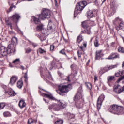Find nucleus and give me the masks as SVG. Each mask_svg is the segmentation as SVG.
Here are the masks:
<instances>
[{
    "label": "nucleus",
    "mask_w": 124,
    "mask_h": 124,
    "mask_svg": "<svg viewBox=\"0 0 124 124\" xmlns=\"http://www.w3.org/2000/svg\"><path fill=\"white\" fill-rule=\"evenodd\" d=\"M74 100L76 103L77 108H80L82 107L84 99H83V86L82 85L78 89V92L74 97Z\"/></svg>",
    "instance_id": "1"
},
{
    "label": "nucleus",
    "mask_w": 124,
    "mask_h": 124,
    "mask_svg": "<svg viewBox=\"0 0 124 124\" xmlns=\"http://www.w3.org/2000/svg\"><path fill=\"white\" fill-rule=\"evenodd\" d=\"M15 52H16V49H15L13 44H9L7 48L4 46L0 47V55L1 56H6L7 54H14Z\"/></svg>",
    "instance_id": "2"
},
{
    "label": "nucleus",
    "mask_w": 124,
    "mask_h": 124,
    "mask_svg": "<svg viewBox=\"0 0 124 124\" xmlns=\"http://www.w3.org/2000/svg\"><path fill=\"white\" fill-rule=\"evenodd\" d=\"M58 88L59 90L57 91V92L60 95L63 96L64 95V93H67L72 89V85L71 84H68L67 85H62L61 84L59 85Z\"/></svg>",
    "instance_id": "3"
},
{
    "label": "nucleus",
    "mask_w": 124,
    "mask_h": 124,
    "mask_svg": "<svg viewBox=\"0 0 124 124\" xmlns=\"http://www.w3.org/2000/svg\"><path fill=\"white\" fill-rule=\"evenodd\" d=\"M87 5V2L86 1H83L78 3L75 9L74 13V17L75 18L79 13H81V11L84 9L85 6Z\"/></svg>",
    "instance_id": "4"
},
{
    "label": "nucleus",
    "mask_w": 124,
    "mask_h": 124,
    "mask_svg": "<svg viewBox=\"0 0 124 124\" xmlns=\"http://www.w3.org/2000/svg\"><path fill=\"white\" fill-rule=\"evenodd\" d=\"M51 17V11L47 9H44L42 10L41 14L38 15V19H41L44 20V19H49Z\"/></svg>",
    "instance_id": "5"
},
{
    "label": "nucleus",
    "mask_w": 124,
    "mask_h": 124,
    "mask_svg": "<svg viewBox=\"0 0 124 124\" xmlns=\"http://www.w3.org/2000/svg\"><path fill=\"white\" fill-rule=\"evenodd\" d=\"M32 19L35 24L39 25L36 27V31H42H42H44V28H43V24H41V22H40V20H39V19L34 16L32 17Z\"/></svg>",
    "instance_id": "6"
},
{
    "label": "nucleus",
    "mask_w": 124,
    "mask_h": 124,
    "mask_svg": "<svg viewBox=\"0 0 124 124\" xmlns=\"http://www.w3.org/2000/svg\"><path fill=\"white\" fill-rule=\"evenodd\" d=\"M90 23H91V20H87L84 21L82 23V26L84 29H85V31H86L87 34H90L91 33V27H90Z\"/></svg>",
    "instance_id": "7"
},
{
    "label": "nucleus",
    "mask_w": 124,
    "mask_h": 124,
    "mask_svg": "<svg viewBox=\"0 0 124 124\" xmlns=\"http://www.w3.org/2000/svg\"><path fill=\"white\" fill-rule=\"evenodd\" d=\"M108 111L110 113L114 115H123V114H124V109H108Z\"/></svg>",
    "instance_id": "8"
},
{
    "label": "nucleus",
    "mask_w": 124,
    "mask_h": 124,
    "mask_svg": "<svg viewBox=\"0 0 124 124\" xmlns=\"http://www.w3.org/2000/svg\"><path fill=\"white\" fill-rule=\"evenodd\" d=\"M105 98V95L104 94H102L98 98L97 101V109H100L101 108V105L102 104V102H103V100Z\"/></svg>",
    "instance_id": "9"
},
{
    "label": "nucleus",
    "mask_w": 124,
    "mask_h": 124,
    "mask_svg": "<svg viewBox=\"0 0 124 124\" xmlns=\"http://www.w3.org/2000/svg\"><path fill=\"white\" fill-rule=\"evenodd\" d=\"M80 50H78V58H81L82 57V54H83V52H85V49L87 48V43L84 42L83 45L80 46H79Z\"/></svg>",
    "instance_id": "10"
},
{
    "label": "nucleus",
    "mask_w": 124,
    "mask_h": 124,
    "mask_svg": "<svg viewBox=\"0 0 124 124\" xmlns=\"http://www.w3.org/2000/svg\"><path fill=\"white\" fill-rule=\"evenodd\" d=\"M114 91L116 93L120 94L122 92H124V87H121V86L117 85L115 86Z\"/></svg>",
    "instance_id": "11"
},
{
    "label": "nucleus",
    "mask_w": 124,
    "mask_h": 124,
    "mask_svg": "<svg viewBox=\"0 0 124 124\" xmlns=\"http://www.w3.org/2000/svg\"><path fill=\"white\" fill-rule=\"evenodd\" d=\"M20 15L19 14L15 13L14 15H13L12 16V20L13 21V22H15V23H18L19 22V19H20Z\"/></svg>",
    "instance_id": "12"
},
{
    "label": "nucleus",
    "mask_w": 124,
    "mask_h": 124,
    "mask_svg": "<svg viewBox=\"0 0 124 124\" xmlns=\"http://www.w3.org/2000/svg\"><path fill=\"white\" fill-rule=\"evenodd\" d=\"M17 80H18V77L13 76L10 78V80L9 82L10 85H11V86H13V85H14V83L17 82Z\"/></svg>",
    "instance_id": "13"
},
{
    "label": "nucleus",
    "mask_w": 124,
    "mask_h": 124,
    "mask_svg": "<svg viewBox=\"0 0 124 124\" xmlns=\"http://www.w3.org/2000/svg\"><path fill=\"white\" fill-rule=\"evenodd\" d=\"M119 55L118 53H112L111 54L110 56H109L108 58H106L107 60H114V59H117L119 58Z\"/></svg>",
    "instance_id": "14"
},
{
    "label": "nucleus",
    "mask_w": 124,
    "mask_h": 124,
    "mask_svg": "<svg viewBox=\"0 0 124 124\" xmlns=\"http://www.w3.org/2000/svg\"><path fill=\"white\" fill-rule=\"evenodd\" d=\"M102 51L101 50H97L96 51L95 59L96 60H99L100 58L103 57V54L101 53Z\"/></svg>",
    "instance_id": "15"
},
{
    "label": "nucleus",
    "mask_w": 124,
    "mask_h": 124,
    "mask_svg": "<svg viewBox=\"0 0 124 124\" xmlns=\"http://www.w3.org/2000/svg\"><path fill=\"white\" fill-rule=\"evenodd\" d=\"M18 105L20 108H24L26 106V102L23 100H20L19 102Z\"/></svg>",
    "instance_id": "16"
},
{
    "label": "nucleus",
    "mask_w": 124,
    "mask_h": 124,
    "mask_svg": "<svg viewBox=\"0 0 124 124\" xmlns=\"http://www.w3.org/2000/svg\"><path fill=\"white\" fill-rule=\"evenodd\" d=\"M124 27V23L123 21H121L119 24V26H117L116 29L117 31H120V30H123Z\"/></svg>",
    "instance_id": "17"
},
{
    "label": "nucleus",
    "mask_w": 124,
    "mask_h": 124,
    "mask_svg": "<svg viewBox=\"0 0 124 124\" xmlns=\"http://www.w3.org/2000/svg\"><path fill=\"white\" fill-rule=\"evenodd\" d=\"M45 96L49 98V99H51V100H56V98L53 96V95L51 93L50 94H45Z\"/></svg>",
    "instance_id": "18"
},
{
    "label": "nucleus",
    "mask_w": 124,
    "mask_h": 124,
    "mask_svg": "<svg viewBox=\"0 0 124 124\" xmlns=\"http://www.w3.org/2000/svg\"><path fill=\"white\" fill-rule=\"evenodd\" d=\"M83 41V36L82 34H80L77 39V43L80 44Z\"/></svg>",
    "instance_id": "19"
},
{
    "label": "nucleus",
    "mask_w": 124,
    "mask_h": 124,
    "mask_svg": "<svg viewBox=\"0 0 124 124\" xmlns=\"http://www.w3.org/2000/svg\"><path fill=\"white\" fill-rule=\"evenodd\" d=\"M8 93L10 96H15L16 95V93L12 90V89L9 90Z\"/></svg>",
    "instance_id": "20"
},
{
    "label": "nucleus",
    "mask_w": 124,
    "mask_h": 124,
    "mask_svg": "<svg viewBox=\"0 0 124 124\" xmlns=\"http://www.w3.org/2000/svg\"><path fill=\"white\" fill-rule=\"evenodd\" d=\"M8 105L4 103H0V109L8 108Z\"/></svg>",
    "instance_id": "21"
},
{
    "label": "nucleus",
    "mask_w": 124,
    "mask_h": 124,
    "mask_svg": "<svg viewBox=\"0 0 124 124\" xmlns=\"http://www.w3.org/2000/svg\"><path fill=\"white\" fill-rule=\"evenodd\" d=\"M111 108L112 109H121L123 108L122 106H118L116 104H113L111 106Z\"/></svg>",
    "instance_id": "22"
},
{
    "label": "nucleus",
    "mask_w": 124,
    "mask_h": 124,
    "mask_svg": "<svg viewBox=\"0 0 124 124\" xmlns=\"http://www.w3.org/2000/svg\"><path fill=\"white\" fill-rule=\"evenodd\" d=\"M120 22H122V19L117 17L113 21L114 25H117V24H119Z\"/></svg>",
    "instance_id": "23"
},
{
    "label": "nucleus",
    "mask_w": 124,
    "mask_h": 124,
    "mask_svg": "<svg viewBox=\"0 0 124 124\" xmlns=\"http://www.w3.org/2000/svg\"><path fill=\"white\" fill-rule=\"evenodd\" d=\"M85 86L88 90H91L93 89V86L92 85V83L89 82H85Z\"/></svg>",
    "instance_id": "24"
},
{
    "label": "nucleus",
    "mask_w": 124,
    "mask_h": 124,
    "mask_svg": "<svg viewBox=\"0 0 124 124\" xmlns=\"http://www.w3.org/2000/svg\"><path fill=\"white\" fill-rule=\"evenodd\" d=\"M87 17L89 18L93 17V11H89L87 12Z\"/></svg>",
    "instance_id": "25"
},
{
    "label": "nucleus",
    "mask_w": 124,
    "mask_h": 124,
    "mask_svg": "<svg viewBox=\"0 0 124 124\" xmlns=\"http://www.w3.org/2000/svg\"><path fill=\"white\" fill-rule=\"evenodd\" d=\"M108 70H111V69H114V68H117L118 67V64H116L115 65H111L109 66H108Z\"/></svg>",
    "instance_id": "26"
},
{
    "label": "nucleus",
    "mask_w": 124,
    "mask_h": 124,
    "mask_svg": "<svg viewBox=\"0 0 124 124\" xmlns=\"http://www.w3.org/2000/svg\"><path fill=\"white\" fill-rule=\"evenodd\" d=\"M99 41L98 40V37H96L94 42V46L95 47H98L99 46Z\"/></svg>",
    "instance_id": "27"
},
{
    "label": "nucleus",
    "mask_w": 124,
    "mask_h": 124,
    "mask_svg": "<svg viewBox=\"0 0 124 124\" xmlns=\"http://www.w3.org/2000/svg\"><path fill=\"white\" fill-rule=\"evenodd\" d=\"M23 81H18L17 83V87L18 89H22V87H23Z\"/></svg>",
    "instance_id": "28"
},
{
    "label": "nucleus",
    "mask_w": 124,
    "mask_h": 124,
    "mask_svg": "<svg viewBox=\"0 0 124 124\" xmlns=\"http://www.w3.org/2000/svg\"><path fill=\"white\" fill-rule=\"evenodd\" d=\"M114 78H115V77H114V76H111L108 77V84H109V82H111L112 81H113V80H114Z\"/></svg>",
    "instance_id": "29"
},
{
    "label": "nucleus",
    "mask_w": 124,
    "mask_h": 124,
    "mask_svg": "<svg viewBox=\"0 0 124 124\" xmlns=\"http://www.w3.org/2000/svg\"><path fill=\"white\" fill-rule=\"evenodd\" d=\"M20 62V59L17 58L16 60H15L14 61H13V63H14V64H19V63Z\"/></svg>",
    "instance_id": "30"
},
{
    "label": "nucleus",
    "mask_w": 124,
    "mask_h": 124,
    "mask_svg": "<svg viewBox=\"0 0 124 124\" xmlns=\"http://www.w3.org/2000/svg\"><path fill=\"white\" fill-rule=\"evenodd\" d=\"M118 51L119 53H122V54L124 53V47L122 46H119L118 48Z\"/></svg>",
    "instance_id": "31"
},
{
    "label": "nucleus",
    "mask_w": 124,
    "mask_h": 124,
    "mask_svg": "<svg viewBox=\"0 0 124 124\" xmlns=\"http://www.w3.org/2000/svg\"><path fill=\"white\" fill-rule=\"evenodd\" d=\"M51 24H52V22L51 20H49L48 25L47 26V29L48 30H52L53 29V26L51 25Z\"/></svg>",
    "instance_id": "32"
},
{
    "label": "nucleus",
    "mask_w": 124,
    "mask_h": 124,
    "mask_svg": "<svg viewBox=\"0 0 124 124\" xmlns=\"http://www.w3.org/2000/svg\"><path fill=\"white\" fill-rule=\"evenodd\" d=\"M59 102H60L61 103V109H63V108H65L67 106V105H66V103H62V102H61L60 100H59Z\"/></svg>",
    "instance_id": "33"
},
{
    "label": "nucleus",
    "mask_w": 124,
    "mask_h": 124,
    "mask_svg": "<svg viewBox=\"0 0 124 124\" xmlns=\"http://www.w3.org/2000/svg\"><path fill=\"white\" fill-rule=\"evenodd\" d=\"M46 77L49 79L50 80H53V78H52V75H51V73L48 72L47 74L46 75Z\"/></svg>",
    "instance_id": "34"
},
{
    "label": "nucleus",
    "mask_w": 124,
    "mask_h": 124,
    "mask_svg": "<svg viewBox=\"0 0 124 124\" xmlns=\"http://www.w3.org/2000/svg\"><path fill=\"white\" fill-rule=\"evenodd\" d=\"M68 117L69 119H74L75 118V115L71 114L70 113H68Z\"/></svg>",
    "instance_id": "35"
},
{
    "label": "nucleus",
    "mask_w": 124,
    "mask_h": 124,
    "mask_svg": "<svg viewBox=\"0 0 124 124\" xmlns=\"http://www.w3.org/2000/svg\"><path fill=\"white\" fill-rule=\"evenodd\" d=\"M54 124H63V120H59L55 122Z\"/></svg>",
    "instance_id": "36"
},
{
    "label": "nucleus",
    "mask_w": 124,
    "mask_h": 124,
    "mask_svg": "<svg viewBox=\"0 0 124 124\" xmlns=\"http://www.w3.org/2000/svg\"><path fill=\"white\" fill-rule=\"evenodd\" d=\"M57 106V104H52L49 107V109H54L56 108V107Z\"/></svg>",
    "instance_id": "37"
},
{
    "label": "nucleus",
    "mask_w": 124,
    "mask_h": 124,
    "mask_svg": "<svg viewBox=\"0 0 124 124\" xmlns=\"http://www.w3.org/2000/svg\"><path fill=\"white\" fill-rule=\"evenodd\" d=\"M38 51L40 54H43V53H46V50L42 49V48H39Z\"/></svg>",
    "instance_id": "38"
},
{
    "label": "nucleus",
    "mask_w": 124,
    "mask_h": 124,
    "mask_svg": "<svg viewBox=\"0 0 124 124\" xmlns=\"http://www.w3.org/2000/svg\"><path fill=\"white\" fill-rule=\"evenodd\" d=\"M3 115L4 117H10L11 114L9 112H5L3 113Z\"/></svg>",
    "instance_id": "39"
},
{
    "label": "nucleus",
    "mask_w": 124,
    "mask_h": 124,
    "mask_svg": "<svg viewBox=\"0 0 124 124\" xmlns=\"http://www.w3.org/2000/svg\"><path fill=\"white\" fill-rule=\"evenodd\" d=\"M110 11L112 12L110 15H114V14H115V13H116V10H115L114 8H111L110 9Z\"/></svg>",
    "instance_id": "40"
},
{
    "label": "nucleus",
    "mask_w": 124,
    "mask_h": 124,
    "mask_svg": "<svg viewBox=\"0 0 124 124\" xmlns=\"http://www.w3.org/2000/svg\"><path fill=\"white\" fill-rule=\"evenodd\" d=\"M57 62H53L52 65H53V66H56L57 67V68H60V67H59V66L57 64Z\"/></svg>",
    "instance_id": "41"
},
{
    "label": "nucleus",
    "mask_w": 124,
    "mask_h": 124,
    "mask_svg": "<svg viewBox=\"0 0 124 124\" xmlns=\"http://www.w3.org/2000/svg\"><path fill=\"white\" fill-rule=\"evenodd\" d=\"M121 71H119L116 73H115V76L116 77H119L120 76H122V73H121Z\"/></svg>",
    "instance_id": "42"
},
{
    "label": "nucleus",
    "mask_w": 124,
    "mask_h": 124,
    "mask_svg": "<svg viewBox=\"0 0 124 124\" xmlns=\"http://www.w3.org/2000/svg\"><path fill=\"white\" fill-rule=\"evenodd\" d=\"M59 53L60 54H62V55H66L65 53V51H64V49H62L59 51Z\"/></svg>",
    "instance_id": "43"
},
{
    "label": "nucleus",
    "mask_w": 124,
    "mask_h": 124,
    "mask_svg": "<svg viewBox=\"0 0 124 124\" xmlns=\"http://www.w3.org/2000/svg\"><path fill=\"white\" fill-rule=\"evenodd\" d=\"M33 123V120H32V119L30 118L28 119V123L29 124H32Z\"/></svg>",
    "instance_id": "44"
},
{
    "label": "nucleus",
    "mask_w": 124,
    "mask_h": 124,
    "mask_svg": "<svg viewBox=\"0 0 124 124\" xmlns=\"http://www.w3.org/2000/svg\"><path fill=\"white\" fill-rule=\"evenodd\" d=\"M95 26V23H94V21H91L89 23V26Z\"/></svg>",
    "instance_id": "45"
},
{
    "label": "nucleus",
    "mask_w": 124,
    "mask_h": 124,
    "mask_svg": "<svg viewBox=\"0 0 124 124\" xmlns=\"http://www.w3.org/2000/svg\"><path fill=\"white\" fill-rule=\"evenodd\" d=\"M103 69L104 71H105V72L109 71V70H108V66L107 67H104Z\"/></svg>",
    "instance_id": "46"
},
{
    "label": "nucleus",
    "mask_w": 124,
    "mask_h": 124,
    "mask_svg": "<svg viewBox=\"0 0 124 124\" xmlns=\"http://www.w3.org/2000/svg\"><path fill=\"white\" fill-rule=\"evenodd\" d=\"M31 48H28L26 50V53H27V54H29V53H31Z\"/></svg>",
    "instance_id": "47"
},
{
    "label": "nucleus",
    "mask_w": 124,
    "mask_h": 124,
    "mask_svg": "<svg viewBox=\"0 0 124 124\" xmlns=\"http://www.w3.org/2000/svg\"><path fill=\"white\" fill-rule=\"evenodd\" d=\"M50 50L53 51V50H54V49H55V46L51 45H50Z\"/></svg>",
    "instance_id": "48"
},
{
    "label": "nucleus",
    "mask_w": 124,
    "mask_h": 124,
    "mask_svg": "<svg viewBox=\"0 0 124 124\" xmlns=\"http://www.w3.org/2000/svg\"><path fill=\"white\" fill-rule=\"evenodd\" d=\"M13 7H15V6H13V5H11L9 8V11H8V10L7 12H10V11L12 10V8H13Z\"/></svg>",
    "instance_id": "49"
},
{
    "label": "nucleus",
    "mask_w": 124,
    "mask_h": 124,
    "mask_svg": "<svg viewBox=\"0 0 124 124\" xmlns=\"http://www.w3.org/2000/svg\"><path fill=\"white\" fill-rule=\"evenodd\" d=\"M124 75L121 76L119 79H118V82H120V81H122V80H124Z\"/></svg>",
    "instance_id": "50"
},
{
    "label": "nucleus",
    "mask_w": 124,
    "mask_h": 124,
    "mask_svg": "<svg viewBox=\"0 0 124 124\" xmlns=\"http://www.w3.org/2000/svg\"><path fill=\"white\" fill-rule=\"evenodd\" d=\"M99 73H100V74H103V73H105V71H104V70H103V68L101 69V70L99 71Z\"/></svg>",
    "instance_id": "51"
},
{
    "label": "nucleus",
    "mask_w": 124,
    "mask_h": 124,
    "mask_svg": "<svg viewBox=\"0 0 124 124\" xmlns=\"http://www.w3.org/2000/svg\"><path fill=\"white\" fill-rule=\"evenodd\" d=\"M58 75H59V76H60V77H62V76H63V74L62 73H61V72H60V71H58Z\"/></svg>",
    "instance_id": "52"
},
{
    "label": "nucleus",
    "mask_w": 124,
    "mask_h": 124,
    "mask_svg": "<svg viewBox=\"0 0 124 124\" xmlns=\"http://www.w3.org/2000/svg\"><path fill=\"white\" fill-rule=\"evenodd\" d=\"M31 44L34 47H36V46L38 45L37 44L34 43H31Z\"/></svg>",
    "instance_id": "53"
},
{
    "label": "nucleus",
    "mask_w": 124,
    "mask_h": 124,
    "mask_svg": "<svg viewBox=\"0 0 124 124\" xmlns=\"http://www.w3.org/2000/svg\"><path fill=\"white\" fill-rule=\"evenodd\" d=\"M85 1L86 2L87 4H88V3H91V2H92V0H86Z\"/></svg>",
    "instance_id": "54"
},
{
    "label": "nucleus",
    "mask_w": 124,
    "mask_h": 124,
    "mask_svg": "<svg viewBox=\"0 0 124 124\" xmlns=\"http://www.w3.org/2000/svg\"><path fill=\"white\" fill-rule=\"evenodd\" d=\"M19 68L22 69V70H25V67H24L23 65H21L20 67H19Z\"/></svg>",
    "instance_id": "55"
},
{
    "label": "nucleus",
    "mask_w": 124,
    "mask_h": 124,
    "mask_svg": "<svg viewBox=\"0 0 124 124\" xmlns=\"http://www.w3.org/2000/svg\"><path fill=\"white\" fill-rule=\"evenodd\" d=\"M65 56H66V59H67V60H70V59H71V57H69V56H67L66 54L65 55Z\"/></svg>",
    "instance_id": "56"
},
{
    "label": "nucleus",
    "mask_w": 124,
    "mask_h": 124,
    "mask_svg": "<svg viewBox=\"0 0 124 124\" xmlns=\"http://www.w3.org/2000/svg\"><path fill=\"white\" fill-rule=\"evenodd\" d=\"M24 78H28V73H25L24 74Z\"/></svg>",
    "instance_id": "57"
},
{
    "label": "nucleus",
    "mask_w": 124,
    "mask_h": 124,
    "mask_svg": "<svg viewBox=\"0 0 124 124\" xmlns=\"http://www.w3.org/2000/svg\"><path fill=\"white\" fill-rule=\"evenodd\" d=\"M44 58L45 60H49V57L47 56H44Z\"/></svg>",
    "instance_id": "58"
},
{
    "label": "nucleus",
    "mask_w": 124,
    "mask_h": 124,
    "mask_svg": "<svg viewBox=\"0 0 124 124\" xmlns=\"http://www.w3.org/2000/svg\"><path fill=\"white\" fill-rule=\"evenodd\" d=\"M95 4H96V5H98V1L96 0L95 1Z\"/></svg>",
    "instance_id": "59"
},
{
    "label": "nucleus",
    "mask_w": 124,
    "mask_h": 124,
    "mask_svg": "<svg viewBox=\"0 0 124 124\" xmlns=\"http://www.w3.org/2000/svg\"><path fill=\"white\" fill-rule=\"evenodd\" d=\"M9 34H11V35H12V34H13V31H9Z\"/></svg>",
    "instance_id": "60"
},
{
    "label": "nucleus",
    "mask_w": 124,
    "mask_h": 124,
    "mask_svg": "<svg viewBox=\"0 0 124 124\" xmlns=\"http://www.w3.org/2000/svg\"><path fill=\"white\" fill-rule=\"evenodd\" d=\"M24 81L25 83H27L28 82V78H25Z\"/></svg>",
    "instance_id": "61"
},
{
    "label": "nucleus",
    "mask_w": 124,
    "mask_h": 124,
    "mask_svg": "<svg viewBox=\"0 0 124 124\" xmlns=\"http://www.w3.org/2000/svg\"><path fill=\"white\" fill-rule=\"evenodd\" d=\"M94 81H96V80H97V77H96V76H94Z\"/></svg>",
    "instance_id": "62"
},
{
    "label": "nucleus",
    "mask_w": 124,
    "mask_h": 124,
    "mask_svg": "<svg viewBox=\"0 0 124 124\" xmlns=\"http://www.w3.org/2000/svg\"><path fill=\"white\" fill-rule=\"evenodd\" d=\"M121 73L122 74V75H123V74H124V70H123L122 71H121Z\"/></svg>",
    "instance_id": "63"
},
{
    "label": "nucleus",
    "mask_w": 124,
    "mask_h": 124,
    "mask_svg": "<svg viewBox=\"0 0 124 124\" xmlns=\"http://www.w3.org/2000/svg\"><path fill=\"white\" fill-rule=\"evenodd\" d=\"M122 68L124 69V61L123 62V63L122 64Z\"/></svg>",
    "instance_id": "64"
}]
</instances>
